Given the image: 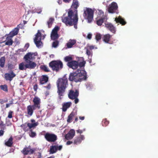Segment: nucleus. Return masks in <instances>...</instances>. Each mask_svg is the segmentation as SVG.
I'll list each match as a JSON object with an SVG mask.
<instances>
[{
  "instance_id": "obj_1",
  "label": "nucleus",
  "mask_w": 158,
  "mask_h": 158,
  "mask_svg": "<svg viewBox=\"0 0 158 158\" xmlns=\"http://www.w3.org/2000/svg\"><path fill=\"white\" fill-rule=\"evenodd\" d=\"M65 15L64 14L61 17L62 22L67 26L73 25L74 28L77 29L78 20L77 10H69L68 12V16H65Z\"/></svg>"
},
{
  "instance_id": "obj_2",
  "label": "nucleus",
  "mask_w": 158,
  "mask_h": 158,
  "mask_svg": "<svg viewBox=\"0 0 158 158\" xmlns=\"http://www.w3.org/2000/svg\"><path fill=\"white\" fill-rule=\"evenodd\" d=\"M87 74L86 71L80 69H78L76 71L70 74L69 80L71 81L77 82L86 80Z\"/></svg>"
},
{
  "instance_id": "obj_3",
  "label": "nucleus",
  "mask_w": 158,
  "mask_h": 158,
  "mask_svg": "<svg viewBox=\"0 0 158 158\" xmlns=\"http://www.w3.org/2000/svg\"><path fill=\"white\" fill-rule=\"evenodd\" d=\"M68 85L67 78L64 77L63 78L59 79L57 81V85L58 88L57 93L60 98L61 96H63L65 90Z\"/></svg>"
},
{
  "instance_id": "obj_4",
  "label": "nucleus",
  "mask_w": 158,
  "mask_h": 158,
  "mask_svg": "<svg viewBox=\"0 0 158 158\" xmlns=\"http://www.w3.org/2000/svg\"><path fill=\"white\" fill-rule=\"evenodd\" d=\"M36 53L29 52L27 53L24 57V59L26 62V67L27 69H34L36 66V64L32 61L33 59L34 58L33 55L35 56Z\"/></svg>"
},
{
  "instance_id": "obj_5",
  "label": "nucleus",
  "mask_w": 158,
  "mask_h": 158,
  "mask_svg": "<svg viewBox=\"0 0 158 158\" xmlns=\"http://www.w3.org/2000/svg\"><path fill=\"white\" fill-rule=\"evenodd\" d=\"M98 15L96 19V23L98 26H101L104 22L105 23L106 22L107 18L102 10H98Z\"/></svg>"
},
{
  "instance_id": "obj_6",
  "label": "nucleus",
  "mask_w": 158,
  "mask_h": 158,
  "mask_svg": "<svg viewBox=\"0 0 158 158\" xmlns=\"http://www.w3.org/2000/svg\"><path fill=\"white\" fill-rule=\"evenodd\" d=\"M83 16L87 19L88 22L90 23L93 20L94 16V12L92 9L89 8H86L84 9Z\"/></svg>"
},
{
  "instance_id": "obj_7",
  "label": "nucleus",
  "mask_w": 158,
  "mask_h": 158,
  "mask_svg": "<svg viewBox=\"0 0 158 158\" xmlns=\"http://www.w3.org/2000/svg\"><path fill=\"white\" fill-rule=\"evenodd\" d=\"M85 61L84 60L79 62L75 60H73L68 62L67 65L70 68L74 70L78 68V67H80L79 69H81V67L85 66Z\"/></svg>"
},
{
  "instance_id": "obj_8",
  "label": "nucleus",
  "mask_w": 158,
  "mask_h": 158,
  "mask_svg": "<svg viewBox=\"0 0 158 158\" xmlns=\"http://www.w3.org/2000/svg\"><path fill=\"white\" fill-rule=\"evenodd\" d=\"M35 36L34 40V42L38 48H41L43 46V44L41 40L42 39H44L45 36L43 35L42 36L40 31L38 30V33L35 35Z\"/></svg>"
},
{
  "instance_id": "obj_9",
  "label": "nucleus",
  "mask_w": 158,
  "mask_h": 158,
  "mask_svg": "<svg viewBox=\"0 0 158 158\" xmlns=\"http://www.w3.org/2000/svg\"><path fill=\"white\" fill-rule=\"evenodd\" d=\"M49 65L53 70L56 71L61 69L63 66L62 62L60 60L53 61L49 63Z\"/></svg>"
},
{
  "instance_id": "obj_10",
  "label": "nucleus",
  "mask_w": 158,
  "mask_h": 158,
  "mask_svg": "<svg viewBox=\"0 0 158 158\" xmlns=\"http://www.w3.org/2000/svg\"><path fill=\"white\" fill-rule=\"evenodd\" d=\"M79 95V91L77 90L75 91L73 90H70L68 94V96L69 98L74 99V102L75 104L79 102V99L77 97Z\"/></svg>"
},
{
  "instance_id": "obj_11",
  "label": "nucleus",
  "mask_w": 158,
  "mask_h": 158,
  "mask_svg": "<svg viewBox=\"0 0 158 158\" xmlns=\"http://www.w3.org/2000/svg\"><path fill=\"white\" fill-rule=\"evenodd\" d=\"M44 136L45 139L49 142H54L57 139V137L56 135L49 132L46 133L44 134Z\"/></svg>"
},
{
  "instance_id": "obj_12",
  "label": "nucleus",
  "mask_w": 158,
  "mask_h": 158,
  "mask_svg": "<svg viewBox=\"0 0 158 158\" xmlns=\"http://www.w3.org/2000/svg\"><path fill=\"white\" fill-rule=\"evenodd\" d=\"M30 147V146H29L28 147L24 148L21 151V152L24 155L33 154L36 150V149L35 148L31 149Z\"/></svg>"
},
{
  "instance_id": "obj_13",
  "label": "nucleus",
  "mask_w": 158,
  "mask_h": 158,
  "mask_svg": "<svg viewBox=\"0 0 158 158\" xmlns=\"http://www.w3.org/2000/svg\"><path fill=\"white\" fill-rule=\"evenodd\" d=\"M59 29V28L58 26H56L52 30L51 37V39L52 40H55L58 38L59 36L57 32Z\"/></svg>"
},
{
  "instance_id": "obj_14",
  "label": "nucleus",
  "mask_w": 158,
  "mask_h": 158,
  "mask_svg": "<svg viewBox=\"0 0 158 158\" xmlns=\"http://www.w3.org/2000/svg\"><path fill=\"white\" fill-rule=\"evenodd\" d=\"M118 8V6L117 3L113 2L109 5L108 7V11L110 13H113L115 12Z\"/></svg>"
},
{
  "instance_id": "obj_15",
  "label": "nucleus",
  "mask_w": 158,
  "mask_h": 158,
  "mask_svg": "<svg viewBox=\"0 0 158 158\" xmlns=\"http://www.w3.org/2000/svg\"><path fill=\"white\" fill-rule=\"evenodd\" d=\"M4 76L5 78L6 81H10L16 76V74L12 71H11L9 73H6Z\"/></svg>"
},
{
  "instance_id": "obj_16",
  "label": "nucleus",
  "mask_w": 158,
  "mask_h": 158,
  "mask_svg": "<svg viewBox=\"0 0 158 158\" xmlns=\"http://www.w3.org/2000/svg\"><path fill=\"white\" fill-rule=\"evenodd\" d=\"M105 25L106 27L110 31L113 33H115L116 30L115 27L111 23L107 22H105Z\"/></svg>"
},
{
  "instance_id": "obj_17",
  "label": "nucleus",
  "mask_w": 158,
  "mask_h": 158,
  "mask_svg": "<svg viewBox=\"0 0 158 158\" xmlns=\"http://www.w3.org/2000/svg\"><path fill=\"white\" fill-rule=\"evenodd\" d=\"M75 132L74 130H71L65 136V138L67 140L73 138L75 135Z\"/></svg>"
},
{
  "instance_id": "obj_18",
  "label": "nucleus",
  "mask_w": 158,
  "mask_h": 158,
  "mask_svg": "<svg viewBox=\"0 0 158 158\" xmlns=\"http://www.w3.org/2000/svg\"><path fill=\"white\" fill-rule=\"evenodd\" d=\"M85 139V137L83 135H81L79 136L76 137L74 141V143L75 144H78L80 143L82 141Z\"/></svg>"
},
{
  "instance_id": "obj_19",
  "label": "nucleus",
  "mask_w": 158,
  "mask_h": 158,
  "mask_svg": "<svg viewBox=\"0 0 158 158\" xmlns=\"http://www.w3.org/2000/svg\"><path fill=\"white\" fill-rule=\"evenodd\" d=\"M115 21L116 23H119L122 25H125L127 23L121 16H119L118 17H116Z\"/></svg>"
},
{
  "instance_id": "obj_20",
  "label": "nucleus",
  "mask_w": 158,
  "mask_h": 158,
  "mask_svg": "<svg viewBox=\"0 0 158 158\" xmlns=\"http://www.w3.org/2000/svg\"><path fill=\"white\" fill-rule=\"evenodd\" d=\"M12 37L10 36H7L6 39L5 44L6 45L10 46L12 44L13 41L12 39Z\"/></svg>"
},
{
  "instance_id": "obj_21",
  "label": "nucleus",
  "mask_w": 158,
  "mask_h": 158,
  "mask_svg": "<svg viewBox=\"0 0 158 158\" xmlns=\"http://www.w3.org/2000/svg\"><path fill=\"white\" fill-rule=\"evenodd\" d=\"M33 102L35 107L39 108L40 107V99L37 97H35L34 99Z\"/></svg>"
},
{
  "instance_id": "obj_22",
  "label": "nucleus",
  "mask_w": 158,
  "mask_h": 158,
  "mask_svg": "<svg viewBox=\"0 0 158 158\" xmlns=\"http://www.w3.org/2000/svg\"><path fill=\"white\" fill-rule=\"evenodd\" d=\"M48 80V78L46 76H43L40 79V83L41 84H44L46 83Z\"/></svg>"
},
{
  "instance_id": "obj_23",
  "label": "nucleus",
  "mask_w": 158,
  "mask_h": 158,
  "mask_svg": "<svg viewBox=\"0 0 158 158\" xmlns=\"http://www.w3.org/2000/svg\"><path fill=\"white\" fill-rule=\"evenodd\" d=\"M19 29L17 28H15L9 34V35L13 37L15 35H17L19 32Z\"/></svg>"
},
{
  "instance_id": "obj_24",
  "label": "nucleus",
  "mask_w": 158,
  "mask_h": 158,
  "mask_svg": "<svg viewBox=\"0 0 158 158\" xmlns=\"http://www.w3.org/2000/svg\"><path fill=\"white\" fill-rule=\"evenodd\" d=\"M13 138L11 136L8 140L5 142V144L8 147H11L13 143Z\"/></svg>"
},
{
  "instance_id": "obj_25",
  "label": "nucleus",
  "mask_w": 158,
  "mask_h": 158,
  "mask_svg": "<svg viewBox=\"0 0 158 158\" xmlns=\"http://www.w3.org/2000/svg\"><path fill=\"white\" fill-rule=\"evenodd\" d=\"M76 43V41L75 40H70L67 44V47L69 48H72Z\"/></svg>"
},
{
  "instance_id": "obj_26",
  "label": "nucleus",
  "mask_w": 158,
  "mask_h": 158,
  "mask_svg": "<svg viewBox=\"0 0 158 158\" xmlns=\"http://www.w3.org/2000/svg\"><path fill=\"white\" fill-rule=\"evenodd\" d=\"M27 68L26 67V64L24 62H22L19 64V69L20 70H26Z\"/></svg>"
},
{
  "instance_id": "obj_27",
  "label": "nucleus",
  "mask_w": 158,
  "mask_h": 158,
  "mask_svg": "<svg viewBox=\"0 0 158 158\" xmlns=\"http://www.w3.org/2000/svg\"><path fill=\"white\" fill-rule=\"evenodd\" d=\"M75 115L74 113L72 112L71 114L69 115L67 119V122L68 123H70L72 121V120L73 117Z\"/></svg>"
},
{
  "instance_id": "obj_28",
  "label": "nucleus",
  "mask_w": 158,
  "mask_h": 158,
  "mask_svg": "<svg viewBox=\"0 0 158 158\" xmlns=\"http://www.w3.org/2000/svg\"><path fill=\"white\" fill-rule=\"evenodd\" d=\"M79 6V2L77 0H73V3L72 6V8L77 9Z\"/></svg>"
},
{
  "instance_id": "obj_29",
  "label": "nucleus",
  "mask_w": 158,
  "mask_h": 158,
  "mask_svg": "<svg viewBox=\"0 0 158 158\" xmlns=\"http://www.w3.org/2000/svg\"><path fill=\"white\" fill-rule=\"evenodd\" d=\"M72 103L70 102H68L64 103L62 104V109H68L71 106Z\"/></svg>"
},
{
  "instance_id": "obj_30",
  "label": "nucleus",
  "mask_w": 158,
  "mask_h": 158,
  "mask_svg": "<svg viewBox=\"0 0 158 158\" xmlns=\"http://www.w3.org/2000/svg\"><path fill=\"white\" fill-rule=\"evenodd\" d=\"M111 36L109 34H106L104 35L103 40L106 43H109Z\"/></svg>"
},
{
  "instance_id": "obj_31",
  "label": "nucleus",
  "mask_w": 158,
  "mask_h": 158,
  "mask_svg": "<svg viewBox=\"0 0 158 158\" xmlns=\"http://www.w3.org/2000/svg\"><path fill=\"white\" fill-rule=\"evenodd\" d=\"M56 147L55 145H52L50 147L49 152L51 154H54L56 152Z\"/></svg>"
},
{
  "instance_id": "obj_32",
  "label": "nucleus",
  "mask_w": 158,
  "mask_h": 158,
  "mask_svg": "<svg viewBox=\"0 0 158 158\" xmlns=\"http://www.w3.org/2000/svg\"><path fill=\"white\" fill-rule=\"evenodd\" d=\"M38 124V122H36L34 123H28L27 124V126L28 127L29 129H31L33 127H35L37 126Z\"/></svg>"
},
{
  "instance_id": "obj_33",
  "label": "nucleus",
  "mask_w": 158,
  "mask_h": 158,
  "mask_svg": "<svg viewBox=\"0 0 158 158\" xmlns=\"http://www.w3.org/2000/svg\"><path fill=\"white\" fill-rule=\"evenodd\" d=\"M5 57H2L0 59V66L3 68L5 65Z\"/></svg>"
},
{
  "instance_id": "obj_34",
  "label": "nucleus",
  "mask_w": 158,
  "mask_h": 158,
  "mask_svg": "<svg viewBox=\"0 0 158 158\" xmlns=\"http://www.w3.org/2000/svg\"><path fill=\"white\" fill-rule=\"evenodd\" d=\"M54 18H49V20L47 22V24L49 28H50L51 27V26L54 21Z\"/></svg>"
},
{
  "instance_id": "obj_35",
  "label": "nucleus",
  "mask_w": 158,
  "mask_h": 158,
  "mask_svg": "<svg viewBox=\"0 0 158 158\" xmlns=\"http://www.w3.org/2000/svg\"><path fill=\"white\" fill-rule=\"evenodd\" d=\"M109 123V121H107L106 119H104L102 121V124L103 126L106 127L108 124Z\"/></svg>"
},
{
  "instance_id": "obj_36",
  "label": "nucleus",
  "mask_w": 158,
  "mask_h": 158,
  "mask_svg": "<svg viewBox=\"0 0 158 158\" xmlns=\"http://www.w3.org/2000/svg\"><path fill=\"white\" fill-rule=\"evenodd\" d=\"M86 54L88 56L89 59H91L92 55V52L87 49L86 51Z\"/></svg>"
},
{
  "instance_id": "obj_37",
  "label": "nucleus",
  "mask_w": 158,
  "mask_h": 158,
  "mask_svg": "<svg viewBox=\"0 0 158 158\" xmlns=\"http://www.w3.org/2000/svg\"><path fill=\"white\" fill-rule=\"evenodd\" d=\"M101 39V35L99 33H97L95 35V39L97 42L100 40Z\"/></svg>"
},
{
  "instance_id": "obj_38",
  "label": "nucleus",
  "mask_w": 158,
  "mask_h": 158,
  "mask_svg": "<svg viewBox=\"0 0 158 158\" xmlns=\"http://www.w3.org/2000/svg\"><path fill=\"white\" fill-rule=\"evenodd\" d=\"M72 60V57L70 56H67L64 58L65 61L68 62L73 61Z\"/></svg>"
},
{
  "instance_id": "obj_39",
  "label": "nucleus",
  "mask_w": 158,
  "mask_h": 158,
  "mask_svg": "<svg viewBox=\"0 0 158 158\" xmlns=\"http://www.w3.org/2000/svg\"><path fill=\"white\" fill-rule=\"evenodd\" d=\"M1 89L5 91H7V87L6 85H1L0 86Z\"/></svg>"
},
{
  "instance_id": "obj_40",
  "label": "nucleus",
  "mask_w": 158,
  "mask_h": 158,
  "mask_svg": "<svg viewBox=\"0 0 158 158\" xmlns=\"http://www.w3.org/2000/svg\"><path fill=\"white\" fill-rule=\"evenodd\" d=\"M93 85L92 84L89 83L86 85V88L88 90H91L93 88Z\"/></svg>"
},
{
  "instance_id": "obj_41",
  "label": "nucleus",
  "mask_w": 158,
  "mask_h": 158,
  "mask_svg": "<svg viewBox=\"0 0 158 158\" xmlns=\"http://www.w3.org/2000/svg\"><path fill=\"white\" fill-rule=\"evenodd\" d=\"M40 68L41 69L44 70L45 72L49 71L48 69V67L45 65L41 66Z\"/></svg>"
},
{
  "instance_id": "obj_42",
  "label": "nucleus",
  "mask_w": 158,
  "mask_h": 158,
  "mask_svg": "<svg viewBox=\"0 0 158 158\" xmlns=\"http://www.w3.org/2000/svg\"><path fill=\"white\" fill-rule=\"evenodd\" d=\"M0 126L1 127V128L3 130H4L5 128V126L3 124V122L1 119H0Z\"/></svg>"
},
{
  "instance_id": "obj_43",
  "label": "nucleus",
  "mask_w": 158,
  "mask_h": 158,
  "mask_svg": "<svg viewBox=\"0 0 158 158\" xmlns=\"http://www.w3.org/2000/svg\"><path fill=\"white\" fill-rule=\"evenodd\" d=\"M55 146H56V151H57L58 150L60 151L63 148L62 146L61 145L59 146H58V145H55Z\"/></svg>"
},
{
  "instance_id": "obj_44",
  "label": "nucleus",
  "mask_w": 158,
  "mask_h": 158,
  "mask_svg": "<svg viewBox=\"0 0 158 158\" xmlns=\"http://www.w3.org/2000/svg\"><path fill=\"white\" fill-rule=\"evenodd\" d=\"M33 109H27V114L30 116H31L33 113Z\"/></svg>"
},
{
  "instance_id": "obj_45",
  "label": "nucleus",
  "mask_w": 158,
  "mask_h": 158,
  "mask_svg": "<svg viewBox=\"0 0 158 158\" xmlns=\"http://www.w3.org/2000/svg\"><path fill=\"white\" fill-rule=\"evenodd\" d=\"M13 113V111H10L8 113V117L10 118H11L12 117V114Z\"/></svg>"
},
{
  "instance_id": "obj_46",
  "label": "nucleus",
  "mask_w": 158,
  "mask_h": 158,
  "mask_svg": "<svg viewBox=\"0 0 158 158\" xmlns=\"http://www.w3.org/2000/svg\"><path fill=\"white\" fill-rule=\"evenodd\" d=\"M58 42L57 41L54 42L52 43V47L54 48H56L58 46Z\"/></svg>"
},
{
  "instance_id": "obj_47",
  "label": "nucleus",
  "mask_w": 158,
  "mask_h": 158,
  "mask_svg": "<svg viewBox=\"0 0 158 158\" xmlns=\"http://www.w3.org/2000/svg\"><path fill=\"white\" fill-rule=\"evenodd\" d=\"M8 68L10 69H12L14 68L15 66L12 64H8Z\"/></svg>"
},
{
  "instance_id": "obj_48",
  "label": "nucleus",
  "mask_w": 158,
  "mask_h": 158,
  "mask_svg": "<svg viewBox=\"0 0 158 158\" xmlns=\"http://www.w3.org/2000/svg\"><path fill=\"white\" fill-rule=\"evenodd\" d=\"M36 133L35 132H33L32 131H31L30 134V136L32 137H35L36 136Z\"/></svg>"
},
{
  "instance_id": "obj_49",
  "label": "nucleus",
  "mask_w": 158,
  "mask_h": 158,
  "mask_svg": "<svg viewBox=\"0 0 158 158\" xmlns=\"http://www.w3.org/2000/svg\"><path fill=\"white\" fill-rule=\"evenodd\" d=\"M10 103L6 104V108L9 107L10 106L13 104V101H10Z\"/></svg>"
},
{
  "instance_id": "obj_50",
  "label": "nucleus",
  "mask_w": 158,
  "mask_h": 158,
  "mask_svg": "<svg viewBox=\"0 0 158 158\" xmlns=\"http://www.w3.org/2000/svg\"><path fill=\"white\" fill-rule=\"evenodd\" d=\"M88 47L89 48V49H90V50L93 49L94 48L96 49H97V47H95V46L93 45L89 46Z\"/></svg>"
},
{
  "instance_id": "obj_51",
  "label": "nucleus",
  "mask_w": 158,
  "mask_h": 158,
  "mask_svg": "<svg viewBox=\"0 0 158 158\" xmlns=\"http://www.w3.org/2000/svg\"><path fill=\"white\" fill-rule=\"evenodd\" d=\"M25 125H23V126H22V127H23V129L25 131H28L29 130V128H27L28 127L26 126V127H25Z\"/></svg>"
},
{
  "instance_id": "obj_52",
  "label": "nucleus",
  "mask_w": 158,
  "mask_h": 158,
  "mask_svg": "<svg viewBox=\"0 0 158 158\" xmlns=\"http://www.w3.org/2000/svg\"><path fill=\"white\" fill-rule=\"evenodd\" d=\"M4 130L2 129L0 130V136L3 135L4 133Z\"/></svg>"
},
{
  "instance_id": "obj_53",
  "label": "nucleus",
  "mask_w": 158,
  "mask_h": 158,
  "mask_svg": "<svg viewBox=\"0 0 158 158\" xmlns=\"http://www.w3.org/2000/svg\"><path fill=\"white\" fill-rule=\"evenodd\" d=\"M92 34L90 33H89L87 37L89 39H90L91 38Z\"/></svg>"
},
{
  "instance_id": "obj_54",
  "label": "nucleus",
  "mask_w": 158,
  "mask_h": 158,
  "mask_svg": "<svg viewBox=\"0 0 158 158\" xmlns=\"http://www.w3.org/2000/svg\"><path fill=\"white\" fill-rule=\"evenodd\" d=\"M45 88H46L47 89H50L51 88V85L50 84H49L47 86L45 87Z\"/></svg>"
},
{
  "instance_id": "obj_55",
  "label": "nucleus",
  "mask_w": 158,
  "mask_h": 158,
  "mask_svg": "<svg viewBox=\"0 0 158 158\" xmlns=\"http://www.w3.org/2000/svg\"><path fill=\"white\" fill-rule=\"evenodd\" d=\"M77 132V133H79L80 134H81L82 133L83 131L81 130H80V129L77 130L76 131Z\"/></svg>"
},
{
  "instance_id": "obj_56",
  "label": "nucleus",
  "mask_w": 158,
  "mask_h": 158,
  "mask_svg": "<svg viewBox=\"0 0 158 158\" xmlns=\"http://www.w3.org/2000/svg\"><path fill=\"white\" fill-rule=\"evenodd\" d=\"M73 143V142L72 141H68L66 143V144L67 145H70Z\"/></svg>"
},
{
  "instance_id": "obj_57",
  "label": "nucleus",
  "mask_w": 158,
  "mask_h": 158,
  "mask_svg": "<svg viewBox=\"0 0 158 158\" xmlns=\"http://www.w3.org/2000/svg\"><path fill=\"white\" fill-rule=\"evenodd\" d=\"M79 118L81 120H83L85 119V117L84 116H79Z\"/></svg>"
},
{
  "instance_id": "obj_58",
  "label": "nucleus",
  "mask_w": 158,
  "mask_h": 158,
  "mask_svg": "<svg viewBox=\"0 0 158 158\" xmlns=\"http://www.w3.org/2000/svg\"><path fill=\"white\" fill-rule=\"evenodd\" d=\"M29 46V44H26V45L25 46V47L27 49L28 48Z\"/></svg>"
},
{
  "instance_id": "obj_59",
  "label": "nucleus",
  "mask_w": 158,
  "mask_h": 158,
  "mask_svg": "<svg viewBox=\"0 0 158 158\" xmlns=\"http://www.w3.org/2000/svg\"><path fill=\"white\" fill-rule=\"evenodd\" d=\"M37 85H35L34 86V89L35 91H36L37 88Z\"/></svg>"
},
{
  "instance_id": "obj_60",
  "label": "nucleus",
  "mask_w": 158,
  "mask_h": 158,
  "mask_svg": "<svg viewBox=\"0 0 158 158\" xmlns=\"http://www.w3.org/2000/svg\"><path fill=\"white\" fill-rule=\"evenodd\" d=\"M45 95L46 96H48L49 95V93L48 91H46L45 93Z\"/></svg>"
},
{
  "instance_id": "obj_61",
  "label": "nucleus",
  "mask_w": 158,
  "mask_h": 158,
  "mask_svg": "<svg viewBox=\"0 0 158 158\" xmlns=\"http://www.w3.org/2000/svg\"><path fill=\"white\" fill-rule=\"evenodd\" d=\"M38 156H39V158H41V153L40 152H39L38 153Z\"/></svg>"
},
{
  "instance_id": "obj_62",
  "label": "nucleus",
  "mask_w": 158,
  "mask_h": 158,
  "mask_svg": "<svg viewBox=\"0 0 158 158\" xmlns=\"http://www.w3.org/2000/svg\"><path fill=\"white\" fill-rule=\"evenodd\" d=\"M63 1L65 2H69L71 0H63Z\"/></svg>"
},
{
  "instance_id": "obj_63",
  "label": "nucleus",
  "mask_w": 158,
  "mask_h": 158,
  "mask_svg": "<svg viewBox=\"0 0 158 158\" xmlns=\"http://www.w3.org/2000/svg\"><path fill=\"white\" fill-rule=\"evenodd\" d=\"M57 2L59 4H60L62 3V1L61 0H58Z\"/></svg>"
},
{
  "instance_id": "obj_64",
  "label": "nucleus",
  "mask_w": 158,
  "mask_h": 158,
  "mask_svg": "<svg viewBox=\"0 0 158 158\" xmlns=\"http://www.w3.org/2000/svg\"><path fill=\"white\" fill-rule=\"evenodd\" d=\"M31 122L32 123H35V120L33 119H31Z\"/></svg>"
}]
</instances>
